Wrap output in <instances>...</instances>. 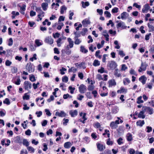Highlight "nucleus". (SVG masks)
I'll list each match as a JSON object with an SVG mask.
<instances>
[{
  "label": "nucleus",
  "instance_id": "5fc2aeb1",
  "mask_svg": "<svg viewBox=\"0 0 154 154\" xmlns=\"http://www.w3.org/2000/svg\"><path fill=\"white\" fill-rule=\"evenodd\" d=\"M119 54L122 56V57H123L125 56V54L124 53L123 51L122 50H119Z\"/></svg>",
  "mask_w": 154,
  "mask_h": 154
},
{
  "label": "nucleus",
  "instance_id": "1a4fd4ad",
  "mask_svg": "<svg viewBox=\"0 0 154 154\" xmlns=\"http://www.w3.org/2000/svg\"><path fill=\"white\" fill-rule=\"evenodd\" d=\"M97 148L98 150L100 151H104V149H105V147L102 144H101L99 143H97L96 144Z\"/></svg>",
  "mask_w": 154,
  "mask_h": 154
},
{
  "label": "nucleus",
  "instance_id": "a211bd4d",
  "mask_svg": "<svg viewBox=\"0 0 154 154\" xmlns=\"http://www.w3.org/2000/svg\"><path fill=\"white\" fill-rule=\"evenodd\" d=\"M69 114L72 117H74L78 115V111L77 110H70L69 112Z\"/></svg>",
  "mask_w": 154,
  "mask_h": 154
},
{
  "label": "nucleus",
  "instance_id": "37998d69",
  "mask_svg": "<svg viewBox=\"0 0 154 154\" xmlns=\"http://www.w3.org/2000/svg\"><path fill=\"white\" fill-rule=\"evenodd\" d=\"M77 69L74 67H72L69 70V72H73L74 73L75 72L77 71Z\"/></svg>",
  "mask_w": 154,
  "mask_h": 154
},
{
  "label": "nucleus",
  "instance_id": "f8f14e48",
  "mask_svg": "<svg viewBox=\"0 0 154 154\" xmlns=\"http://www.w3.org/2000/svg\"><path fill=\"white\" fill-rule=\"evenodd\" d=\"M150 7L148 4H146L144 5L142 9V11L143 13H146L150 8Z\"/></svg>",
  "mask_w": 154,
  "mask_h": 154
},
{
  "label": "nucleus",
  "instance_id": "c9c22d12",
  "mask_svg": "<svg viewBox=\"0 0 154 154\" xmlns=\"http://www.w3.org/2000/svg\"><path fill=\"white\" fill-rule=\"evenodd\" d=\"M114 75L116 77H119L121 76V74L118 71V69H115L114 72Z\"/></svg>",
  "mask_w": 154,
  "mask_h": 154
},
{
  "label": "nucleus",
  "instance_id": "cd10ccee",
  "mask_svg": "<svg viewBox=\"0 0 154 154\" xmlns=\"http://www.w3.org/2000/svg\"><path fill=\"white\" fill-rule=\"evenodd\" d=\"M130 82V81L128 78L124 79L123 83L124 85H127Z\"/></svg>",
  "mask_w": 154,
  "mask_h": 154
},
{
  "label": "nucleus",
  "instance_id": "6ab92c4d",
  "mask_svg": "<svg viewBox=\"0 0 154 154\" xmlns=\"http://www.w3.org/2000/svg\"><path fill=\"white\" fill-rule=\"evenodd\" d=\"M142 111H140L138 115V116L139 118H141L143 119H144L145 118V116L144 114L145 112L143 110V108L142 109Z\"/></svg>",
  "mask_w": 154,
  "mask_h": 154
},
{
  "label": "nucleus",
  "instance_id": "79ce46f5",
  "mask_svg": "<svg viewBox=\"0 0 154 154\" xmlns=\"http://www.w3.org/2000/svg\"><path fill=\"white\" fill-rule=\"evenodd\" d=\"M130 73L132 75H134L137 76V74L135 70L133 69H131L130 71Z\"/></svg>",
  "mask_w": 154,
  "mask_h": 154
},
{
  "label": "nucleus",
  "instance_id": "a18cd8bd",
  "mask_svg": "<svg viewBox=\"0 0 154 154\" xmlns=\"http://www.w3.org/2000/svg\"><path fill=\"white\" fill-rule=\"evenodd\" d=\"M104 14L106 15V17L110 18L111 16V14L110 12H109L107 11H105L104 12Z\"/></svg>",
  "mask_w": 154,
  "mask_h": 154
},
{
  "label": "nucleus",
  "instance_id": "774afa93",
  "mask_svg": "<svg viewBox=\"0 0 154 154\" xmlns=\"http://www.w3.org/2000/svg\"><path fill=\"white\" fill-rule=\"evenodd\" d=\"M97 12L100 15H101L103 14V11L102 9H97Z\"/></svg>",
  "mask_w": 154,
  "mask_h": 154
},
{
  "label": "nucleus",
  "instance_id": "f3484780",
  "mask_svg": "<svg viewBox=\"0 0 154 154\" xmlns=\"http://www.w3.org/2000/svg\"><path fill=\"white\" fill-rule=\"evenodd\" d=\"M90 23L89 19L87 18L83 20L82 22L83 25L85 27L88 24H89Z\"/></svg>",
  "mask_w": 154,
  "mask_h": 154
},
{
  "label": "nucleus",
  "instance_id": "4c0bfd02",
  "mask_svg": "<svg viewBox=\"0 0 154 154\" xmlns=\"http://www.w3.org/2000/svg\"><path fill=\"white\" fill-rule=\"evenodd\" d=\"M80 51L82 52L86 53L88 52V50L86 49L83 46H81L80 47Z\"/></svg>",
  "mask_w": 154,
  "mask_h": 154
},
{
  "label": "nucleus",
  "instance_id": "423d86ee",
  "mask_svg": "<svg viewBox=\"0 0 154 154\" xmlns=\"http://www.w3.org/2000/svg\"><path fill=\"white\" fill-rule=\"evenodd\" d=\"M143 110L145 112L147 111V112L150 115H151L153 113V109L152 108L150 107L147 106H143Z\"/></svg>",
  "mask_w": 154,
  "mask_h": 154
},
{
  "label": "nucleus",
  "instance_id": "c03bdc74",
  "mask_svg": "<svg viewBox=\"0 0 154 154\" xmlns=\"http://www.w3.org/2000/svg\"><path fill=\"white\" fill-rule=\"evenodd\" d=\"M120 90L121 93H126L127 91V89L123 87H121V88H120Z\"/></svg>",
  "mask_w": 154,
  "mask_h": 154
},
{
  "label": "nucleus",
  "instance_id": "58836bf2",
  "mask_svg": "<svg viewBox=\"0 0 154 154\" xmlns=\"http://www.w3.org/2000/svg\"><path fill=\"white\" fill-rule=\"evenodd\" d=\"M27 149L30 152H34V149L31 146L27 147Z\"/></svg>",
  "mask_w": 154,
  "mask_h": 154
},
{
  "label": "nucleus",
  "instance_id": "4468645a",
  "mask_svg": "<svg viewBox=\"0 0 154 154\" xmlns=\"http://www.w3.org/2000/svg\"><path fill=\"white\" fill-rule=\"evenodd\" d=\"M55 115L60 117H65L66 116V113L63 111L60 112L57 111L56 112Z\"/></svg>",
  "mask_w": 154,
  "mask_h": 154
},
{
  "label": "nucleus",
  "instance_id": "473e14b6",
  "mask_svg": "<svg viewBox=\"0 0 154 154\" xmlns=\"http://www.w3.org/2000/svg\"><path fill=\"white\" fill-rule=\"evenodd\" d=\"M74 43L75 45H78L82 42V40L78 38H74Z\"/></svg>",
  "mask_w": 154,
  "mask_h": 154
},
{
  "label": "nucleus",
  "instance_id": "9b49d317",
  "mask_svg": "<svg viewBox=\"0 0 154 154\" xmlns=\"http://www.w3.org/2000/svg\"><path fill=\"white\" fill-rule=\"evenodd\" d=\"M67 41L69 43V45L66 46H68L70 48H72L73 47L74 42L72 39L70 38H68L67 39Z\"/></svg>",
  "mask_w": 154,
  "mask_h": 154
},
{
  "label": "nucleus",
  "instance_id": "c756f323",
  "mask_svg": "<svg viewBox=\"0 0 154 154\" xmlns=\"http://www.w3.org/2000/svg\"><path fill=\"white\" fill-rule=\"evenodd\" d=\"M11 72L13 73H15L17 72V68L14 66L11 67Z\"/></svg>",
  "mask_w": 154,
  "mask_h": 154
},
{
  "label": "nucleus",
  "instance_id": "ddd939ff",
  "mask_svg": "<svg viewBox=\"0 0 154 154\" xmlns=\"http://www.w3.org/2000/svg\"><path fill=\"white\" fill-rule=\"evenodd\" d=\"M45 42L46 43L51 44L53 43L54 40L51 36H48L45 39Z\"/></svg>",
  "mask_w": 154,
  "mask_h": 154
},
{
  "label": "nucleus",
  "instance_id": "aec40b11",
  "mask_svg": "<svg viewBox=\"0 0 154 154\" xmlns=\"http://www.w3.org/2000/svg\"><path fill=\"white\" fill-rule=\"evenodd\" d=\"M69 48H70L68 46H66L64 50L65 53L68 55H70L71 53V51Z\"/></svg>",
  "mask_w": 154,
  "mask_h": 154
},
{
  "label": "nucleus",
  "instance_id": "f03ea898",
  "mask_svg": "<svg viewBox=\"0 0 154 154\" xmlns=\"http://www.w3.org/2000/svg\"><path fill=\"white\" fill-rule=\"evenodd\" d=\"M35 10L38 13V18L41 21L42 20V18L41 17H43L44 16L45 13L42 11L40 8H36Z\"/></svg>",
  "mask_w": 154,
  "mask_h": 154
},
{
  "label": "nucleus",
  "instance_id": "412c9836",
  "mask_svg": "<svg viewBox=\"0 0 154 154\" xmlns=\"http://www.w3.org/2000/svg\"><path fill=\"white\" fill-rule=\"evenodd\" d=\"M48 6V3L45 2H43L41 5L42 7L43 10L44 11H45L47 10Z\"/></svg>",
  "mask_w": 154,
  "mask_h": 154
},
{
  "label": "nucleus",
  "instance_id": "f704fd0d",
  "mask_svg": "<svg viewBox=\"0 0 154 154\" xmlns=\"http://www.w3.org/2000/svg\"><path fill=\"white\" fill-rule=\"evenodd\" d=\"M127 14V13L125 12H124L121 14V18L122 19H126L127 17L126 16V14Z\"/></svg>",
  "mask_w": 154,
  "mask_h": 154
},
{
  "label": "nucleus",
  "instance_id": "39448f33",
  "mask_svg": "<svg viewBox=\"0 0 154 154\" xmlns=\"http://www.w3.org/2000/svg\"><path fill=\"white\" fill-rule=\"evenodd\" d=\"M24 87L25 90H29V88L31 89L32 87L31 83L28 81H25L23 83Z\"/></svg>",
  "mask_w": 154,
  "mask_h": 154
},
{
  "label": "nucleus",
  "instance_id": "4d7b16f0",
  "mask_svg": "<svg viewBox=\"0 0 154 154\" xmlns=\"http://www.w3.org/2000/svg\"><path fill=\"white\" fill-rule=\"evenodd\" d=\"M29 96L28 94L26 93L24 96L23 97V99H26V100H28L29 99Z\"/></svg>",
  "mask_w": 154,
  "mask_h": 154
},
{
  "label": "nucleus",
  "instance_id": "ea45409f",
  "mask_svg": "<svg viewBox=\"0 0 154 154\" xmlns=\"http://www.w3.org/2000/svg\"><path fill=\"white\" fill-rule=\"evenodd\" d=\"M123 139L121 137H120L117 140V142L119 145H121L123 143Z\"/></svg>",
  "mask_w": 154,
  "mask_h": 154
},
{
  "label": "nucleus",
  "instance_id": "5701e85b",
  "mask_svg": "<svg viewBox=\"0 0 154 154\" xmlns=\"http://www.w3.org/2000/svg\"><path fill=\"white\" fill-rule=\"evenodd\" d=\"M145 123L144 120H139L137 121L136 122L137 125V126L142 127Z\"/></svg>",
  "mask_w": 154,
  "mask_h": 154
},
{
  "label": "nucleus",
  "instance_id": "b1692460",
  "mask_svg": "<svg viewBox=\"0 0 154 154\" xmlns=\"http://www.w3.org/2000/svg\"><path fill=\"white\" fill-rule=\"evenodd\" d=\"M110 126L112 129H115L117 127V125L114 122H112L110 123Z\"/></svg>",
  "mask_w": 154,
  "mask_h": 154
},
{
  "label": "nucleus",
  "instance_id": "c85d7f7f",
  "mask_svg": "<svg viewBox=\"0 0 154 154\" xmlns=\"http://www.w3.org/2000/svg\"><path fill=\"white\" fill-rule=\"evenodd\" d=\"M35 44L37 46H39L42 45V43L39 39H36L35 41Z\"/></svg>",
  "mask_w": 154,
  "mask_h": 154
},
{
  "label": "nucleus",
  "instance_id": "9d476101",
  "mask_svg": "<svg viewBox=\"0 0 154 154\" xmlns=\"http://www.w3.org/2000/svg\"><path fill=\"white\" fill-rule=\"evenodd\" d=\"M108 87H111L113 86H115L116 85V82L114 79H112L109 80L108 82Z\"/></svg>",
  "mask_w": 154,
  "mask_h": 154
},
{
  "label": "nucleus",
  "instance_id": "20e7f679",
  "mask_svg": "<svg viewBox=\"0 0 154 154\" xmlns=\"http://www.w3.org/2000/svg\"><path fill=\"white\" fill-rule=\"evenodd\" d=\"M148 66V64L146 62H142L141 66L140 68L138 69V72H141L142 71H145L146 69V67Z\"/></svg>",
  "mask_w": 154,
  "mask_h": 154
},
{
  "label": "nucleus",
  "instance_id": "e433bc0d",
  "mask_svg": "<svg viewBox=\"0 0 154 154\" xmlns=\"http://www.w3.org/2000/svg\"><path fill=\"white\" fill-rule=\"evenodd\" d=\"M23 144L24 145L28 147L29 145V143L26 139H24L23 140Z\"/></svg>",
  "mask_w": 154,
  "mask_h": 154
},
{
  "label": "nucleus",
  "instance_id": "393cba45",
  "mask_svg": "<svg viewBox=\"0 0 154 154\" xmlns=\"http://www.w3.org/2000/svg\"><path fill=\"white\" fill-rule=\"evenodd\" d=\"M127 139L128 141H131L132 139V135L130 133H128L127 135Z\"/></svg>",
  "mask_w": 154,
  "mask_h": 154
},
{
  "label": "nucleus",
  "instance_id": "a19ab883",
  "mask_svg": "<svg viewBox=\"0 0 154 154\" xmlns=\"http://www.w3.org/2000/svg\"><path fill=\"white\" fill-rule=\"evenodd\" d=\"M36 54H34L33 55V56L32 57L30 58L29 59V60L32 62L34 60H36L37 59V58L36 57Z\"/></svg>",
  "mask_w": 154,
  "mask_h": 154
},
{
  "label": "nucleus",
  "instance_id": "8fccbe9b",
  "mask_svg": "<svg viewBox=\"0 0 154 154\" xmlns=\"http://www.w3.org/2000/svg\"><path fill=\"white\" fill-rule=\"evenodd\" d=\"M12 62L9 60H7L5 62V65L7 66H9L12 64Z\"/></svg>",
  "mask_w": 154,
  "mask_h": 154
},
{
  "label": "nucleus",
  "instance_id": "7c9ffc66",
  "mask_svg": "<svg viewBox=\"0 0 154 154\" xmlns=\"http://www.w3.org/2000/svg\"><path fill=\"white\" fill-rule=\"evenodd\" d=\"M66 9L67 8L65 5L62 6L60 9V13L61 14H63L64 11H66Z\"/></svg>",
  "mask_w": 154,
  "mask_h": 154
},
{
  "label": "nucleus",
  "instance_id": "864d4df0",
  "mask_svg": "<svg viewBox=\"0 0 154 154\" xmlns=\"http://www.w3.org/2000/svg\"><path fill=\"white\" fill-rule=\"evenodd\" d=\"M110 138H108L106 142V144L108 145H112L113 144V142L112 141H110Z\"/></svg>",
  "mask_w": 154,
  "mask_h": 154
},
{
  "label": "nucleus",
  "instance_id": "7ed1b4c3",
  "mask_svg": "<svg viewBox=\"0 0 154 154\" xmlns=\"http://www.w3.org/2000/svg\"><path fill=\"white\" fill-rule=\"evenodd\" d=\"M26 68L27 71L29 73L32 72L34 71V67L30 62L27 64Z\"/></svg>",
  "mask_w": 154,
  "mask_h": 154
},
{
  "label": "nucleus",
  "instance_id": "6e6552de",
  "mask_svg": "<svg viewBox=\"0 0 154 154\" xmlns=\"http://www.w3.org/2000/svg\"><path fill=\"white\" fill-rule=\"evenodd\" d=\"M79 92L81 93H84L87 90V87L84 85H81L79 88Z\"/></svg>",
  "mask_w": 154,
  "mask_h": 154
},
{
  "label": "nucleus",
  "instance_id": "0eeeda50",
  "mask_svg": "<svg viewBox=\"0 0 154 154\" xmlns=\"http://www.w3.org/2000/svg\"><path fill=\"white\" fill-rule=\"evenodd\" d=\"M116 22L118 23L116 25V27L117 29H119L120 27H121L122 29H126L127 28V26H125L124 22L120 21L119 22V21H116Z\"/></svg>",
  "mask_w": 154,
  "mask_h": 154
},
{
  "label": "nucleus",
  "instance_id": "052dcab7",
  "mask_svg": "<svg viewBox=\"0 0 154 154\" xmlns=\"http://www.w3.org/2000/svg\"><path fill=\"white\" fill-rule=\"evenodd\" d=\"M69 89L70 90V92L71 94H72L74 92V91L75 90V88H72L71 86H69Z\"/></svg>",
  "mask_w": 154,
  "mask_h": 154
},
{
  "label": "nucleus",
  "instance_id": "2eb2a0df",
  "mask_svg": "<svg viewBox=\"0 0 154 154\" xmlns=\"http://www.w3.org/2000/svg\"><path fill=\"white\" fill-rule=\"evenodd\" d=\"M139 80L143 85H144L146 83L147 78L144 75H142L139 78Z\"/></svg>",
  "mask_w": 154,
  "mask_h": 154
},
{
  "label": "nucleus",
  "instance_id": "4be33fe9",
  "mask_svg": "<svg viewBox=\"0 0 154 154\" xmlns=\"http://www.w3.org/2000/svg\"><path fill=\"white\" fill-rule=\"evenodd\" d=\"M72 145L70 142H68L64 143V146L65 148L69 149L71 146Z\"/></svg>",
  "mask_w": 154,
  "mask_h": 154
},
{
  "label": "nucleus",
  "instance_id": "338daca9",
  "mask_svg": "<svg viewBox=\"0 0 154 154\" xmlns=\"http://www.w3.org/2000/svg\"><path fill=\"white\" fill-rule=\"evenodd\" d=\"M20 80L19 77H18V78L17 79V81L15 82V83L17 85H19L20 84Z\"/></svg>",
  "mask_w": 154,
  "mask_h": 154
},
{
  "label": "nucleus",
  "instance_id": "72a5a7b5",
  "mask_svg": "<svg viewBox=\"0 0 154 154\" xmlns=\"http://www.w3.org/2000/svg\"><path fill=\"white\" fill-rule=\"evenodd\" d=\"M142 97L140 96L138 97L137 103L138 104H140L143 103V101L142 100Z\"/></svg>",
  "mask_w": 154,
  "mask_h": 154
},
{
  "label": "nucleus",
  "instance_id": "49530a36",
  "mask_svg": "<svg viewBox=\"0 0 154 154\" xmlns=\"http://www.w3.org/2000/svg\"><path fill=\"white\" fill-rule=\"evenodd\" d=\"M3 103L4 104H6L8 105H9L10 103V102L9 101V99L8 98H6L3 101Z\"/></svg>",
  "mask_w": 154,
  "mask_h": 154
},
{
  "label": "nucleus",
  "instance_id": "3c124183",
  "mask_svg": "<svg viewBox=\"0 0 154 154\" xmlns=\"http://www.w3.org/2000/svg\"><path fill=\"white\" fill-rule=\"evenodd\" d=\"M87 31V29L86 28H84L82 29V31L81 32V34L83 36L85 35V33Z\"/></svg>",
  "mask_w": 154,
  "mask_h": 154
},
{
  "label": "nucleus",
  "instance_id": "69168bd1",
  "mask_svg": "<svg viewBox=\"0 0 154 154\" xmlns=\"http://www.w3.org/2000/svg\"><path fill=\"white\" fill-rule=\"evenodd\" d=\"M94 88V86L92 85H90L88 87V90L89 91H92L93 90Z\"/></svg>",
  "mask_w": 154,
  "mask_h": 154
},
{
  "label": "nucleus",
  "instance_id": "6e6d98bb",
  "mask_svg": "<svg viewBox=\"0 0 154 154\" xmlns=\"http://www.w3.org/2000/svg\"><path fill=\"white\" fill-rule=\"evenodd\" d=\"M66 70V69L64 67H62V69H60V74L61 75H64L65 74V72L64 71Z\"/></svg>",
  "mask_w": 154,
  "mask_h": 154
},
{
  "label": "nucleus",
  "instance_id": "680f3d73",
  "mask_svg": "<svg viewBox=\"0 0 154 154\" xmlns=\"http://www.w3.org/2000/svg\"><path fill=\"white\" fill-rule=\"evenodd\" d=\"M100 126L101 125L98 122H97L94 125V126L96 128H100Z\"/></svg>",
  "mask_w": 154,
  "mask_h": 154
},
{
  "label": "nucleus",
  "instance_id": "603ef678",
  "mask_svg": "<svg viewBox=\"0 0 154 154\" xmlns=\"http://www.w3.org/2000/svg\"><path fill=\"white\" fill-rule=\"evenodd\" d=\"M114 44L116 46L115 47V48L117 49H119L120 48V46L119 45L118 42L116 40L114 41Z\"/></svg>",
  "mask_w": 154,
  "mask_h": 154
},
{
  "label": "nucleus",
  "instance_id": "f257e3e1",
  "mask_svg": "<svg viewBox=\"0 0 154 154\" xmlns=\"http://www.w3.org/2000/svg\"><path fill=\"white\" fill-rule=\"evenodd\" d=\"M117 66V65L116 63L114 61H109L107 65L108 69L112 70L115 69Z\"/></svg>",
  "mask_w": 154,
  "mask_h": 154
},
{
  "label": "nucleus",
  "instance_id": "0e129e2a",
  "mask_svg": "<svg viewBox=\"0 0 154 154\" xmlns=\"http://www.w3.org/2000/svg\"><path fill=\"white\" fill-rule=\"evenodd\" d=\"M23 106H24L23 109L24 110H28L29 109V106H27V104H24L23 105Z\"/></svg>",
  "mask_w": 154,
  "mask_h": 154
},
{
  "label": "nucleus",
  "instance_id": "a878e982",
  "mask_svg": "<svg viewBox=\"0 0 154 154\" xmlns=\"http://www.w3.org/2000/svg\"><path fill=\"white\" fill-rule=\"evenodd\" d=\"M82 7L84 8H86V7L88 6L89 5V3L88 2H82Z\"/></svg>",
  "mask_w": 154,
  "mask_h": 154
},
{
  "label": "nucleus",
  "instance_id": "13d9d810",
  "mask_svg": "<svg viewBox=\"0 0 154 154\" xmlns=\"http://www.w3.org/2000/svg\"><path fill=\"white\" fill-rule=\"evenodd\" d=\"M127 69V67L126 66V65L125 64L122 65L121 70L123 71H125Z\"/></svg>",
  "mask_w": 154,
  "mask_h": 154
},
{
  "label": "nucleus",
  "instance_id": "de8ad7c7",
  "mask_svg": "<svg viewBox=\"0 0 154 154\" xmlns=\"http://www.w3.org/2000/svg\"><path fill=\"white\" fill-rule=\"evenodd\" d=\"M145 88H149L150 89H151L152 88V84H151L149 83L148 84H146L145 85Z\"/></svg>",
  "mask_w": 154,
  "mask_h": 154
},
{
  "label": "nucleus",
  "instance_id": "e2e57ef3",
  "mask_svg": "<svg viewBox=\"0 0 154 154\" xmlns=\"http://www.w3.org/2000/svg\"><path fill=\"white\" fill-rule=\"evenodd\" d=\"M118 8H116V7H115L112 9V12L113 13H117L118 12Z\"/></svg>",
  "mask_w": 154,
  "mask_h": 154
},
{
  "label": "nucleus",
  "instance_id": "2f4dec72",
  "mask_svg": "<svg viewBox=\"0 0 154 154\" xmlns=\"http://www.w3.org/2000/svg\"><path fill=\"white\" fill-rule=\"evenodd\" d=\"M29 80L32 82H34L36 81L35 76L33 75H29Z\"/></svg>",
  "mask_w": 154,
  "mask_h": 154
},
{
  "label": "nucleus",
  "instance_id": "dca6fc26",
  "mask_svg": "<svg viewBox=\"0 0 154 154\" xmlns=\"http://www.w3.org/2000/svg\"><path fill=\"white\" fill-rule=\"evenodd\" d=\"M152 23L150 22L148 23L147 26L149 28V31L151 32L154 31V26L152 25Z\"/></svg>",
  "mask_w": 154,
  "mask_h": 154
},
{
  "label": "nucleus",
  "instance_id": "bb28decb",
  "mask_svg": "<svg viewBox=\"0 0 154 154\" xmlns=\"http://www.w3.org/2000/svg\"><path fill=\"white\" fill-rule=\"evenodd\" d=\"M100 61L97 60H95L93 62V65L95 66H99L100 65Z\"/></svg>",
  "mask_w": 154,
  "mask_h": 154
},
{
  "label": "nucleus",
  "instance_id": "bf43d9fd",
  "mask_svg": "<svg viewBox=\"0 0 154 154\" xmlns=\"http://www.w3.org/2000/svg\"><path fill=\"white\" fill-rule=\"evenodd\" d=\"M69 19L70 20H71L72 19V16L74 15V13L73 12H72L71 11H69Z\"/></svg>",
  "mask_w": 154,
  "mask_h": 154
},
{
  "label": "nucleus",
  "instance_id": "09e8293b",
  "mask_svg": "<svg viewBox=\"0 0 154 154\" xmlns=\"http://www.w3.org/2000/svg\"><path fill=\"white\" fill-rule=\"evenodd\" d=\"M62 80L63 82L66 83L68 82V78L67 76H65L62 78Z\"/></svg>",
  "mask_w": 154,
  "mask_h": 154
}]
</instances>
